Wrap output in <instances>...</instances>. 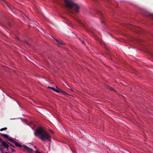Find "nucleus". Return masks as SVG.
<instances>
[{"mask_svg":"<svg viewBox=\"0 0 153 153\" xmlns=\"http://www.w3.org/2000/svg\"><path fill=\"white\" fill-rule=\"evenodd\" d=\"M12 119L14 120V119Z\"/></svg>","mask_w":153,"mask_h":153,"instance_id":"obj_20","label":"nucleus"},{"mask_svg":"<svg viewBox=\"0 0 153 153\" xmlns=\"http://www.w3.org/2000/svg\"><path fill=\"white\" fill-rule=\"evenodd\" d=\"M48 88H49L53 90V91L58 92V93L61 92V93H63L64 94H66V93L63 91L62 90H61L60 89H59V90H58V89H56V88H54L53 87H48Z\"/></svg>","mask_w":153,"mask_h":153,"instance_id":"obj_3","label":"nucleus"},{"mask_svg":"<svg viewBox=\"0 0 153 153\" xmlns=\"http://www.w3.org/2000/svg\"><path fill=\"white\" fill-rule=\"evenodd\" d=\"M9 25H10V23H9Z\"/></svg>","mask_w":153,"mask_h":153,"instance_id":"obj_18","label":"nucleus"},{"mask_svg":"<svg viewBox=\"0 0 153 153\" xmlns=\"http://www.w3.org/2000/svg\"><path fill=\"white\" fill-rule=\"evenodd\" d=\"M34 134L42 141L49 140L50 139V136L48 133L45 129L42 127L38 128L37 130H35Z\"/></svg>","mask_w":153,"mask_h":153,"instance_id":"obj_1","label":"nucleus"},{"mask_svg":"<svg viewBox=\"0 0 153 153\" xmlns=\"http://www.w3.org/2000/svg\"><path fill=\"white\" fill-rule=\"evenodd\" d=\"M44 33H46V32H46V31H44Z\"/></svg>","mask_w":153,"mask_h":153,"instance_id":"obj_15","label":"nucleus"},{"mask_svg":"<svg viewBox=\"0 0 153 153\" xmlns=\"http://www.w3.org/2000/svg\"><path fill=\"white\" fill-rule=\"evenodd\" d=\"M65 2L66 7L70 9L68 11V12L71 16L72 14H74L73 11L77 13L79 12V7L77 4L74 3L71 0H65Z\"/></svg>","mask_w":153,"mask_h":153,"instance_id":"obj_2","label":"nucleus"},{"mask_svg":"<svg viewBox=\"0 0 153 153\" xmlns=\"http://www.w3.org/2000/svg\"><path fill=\"white\" fill-rule=\"evenodd\" d=\"M109 89L111 90H113L114 91H115V90H114V89L112 88V87H109Z\"/></svg>","mask_w":153,"mask_h":153,"instance_id":"obj_10","label":"nucleus"},{"mask_svg":"<svg viewBox=\"0 0 153 153\" xmlns=\"http://www.w3.org/2000/svg\"><path fill=\"white\" fill-rule=\"evenodd\" d=\"M2 135L3 137H5L8 140H9L10 141H11L13 139V138H11V137L8 136V135L7 134H2Z\"/></svg>","mask_w":153,"mask_h":153,"instance_id":"obj_5","label":"nucleus"},{"mask_svg":"<svg viewBox=\"0 0 153 153\" xmlns=\"http://www.w3.org/2000/svg\"><path fill=\"white\" fill-rule=\"evenodd\" d=\"M1 139L0 138V141H1Z\"/></svg>","mask_w":153,"mask_h":153,"instance_id":"obj_17","label":"nucleus"},{"mask_svg":"<svg viewBox=\"0 0 153 153\" xmlns=\"http://www.w3.org/2000/svg\"><path fill=\"white\" fill-rule=\"evenodd\" d=\"M9 144L11 146H12V147H13L14 148V146L13 145H12V144H10V143H9Z\"/></svg>","mask_w":153,"mask_h":153,"instance_id":"obj_13","label":"nucleus"},{"mask_svg":"<svg viewBox=\"0 0 153 153\" xmlns=\"http://www.w3.org/2000/svg\"><path fill=\"white\" fill-rule=\"evenodd\" d=\"M82 43L83 44H84V41H82Z\"/></svg>","mask_w":153,"mask_h":153,"instance_id":"obj_16","label":"nucleus"},{"mask_svg":"<svg viewBox=\"0 0 153 153\" xmlns=\"http://www.w3.org/2000/svg\"><path fill=\"white\" fill-rule=\"evenodd\" d=\"M150 17H151V18H152V19H153V14H150Z\"/></svg>","mask_w":153,"mask_h":153,"instance_id":"obj_11","label":"nucleus"},{"mask_svg":"<svg viewBox=\"0 0 153 153\" xmlns=\"http://www.w3.org/2000/svg\"><path fill=\"white\" fill-rule=\"evenodd\" d=\"M23 147L26 150L28 151V152H32L33 150L32 149L28 147L25 145H23Z\"/></svg>","mask_w":153,"mask_h":153,"instance_id":"obj_6","label":"nucleus"},{"mask_svg":"<svg viewBox=\"0 0 153 153\" xmlns=\"http://www.w3.org/2000/svg\"><path fill=\"white\" fill-rule=\"evenodd\" d=\"M1 143L3 146L5 148H7L9 147L8 144L4 141H2Z\"/></svg>","mask_w":153,"mask_h":153,"instance_id":"obj_7","label":"nucleus"},{"mask_svg":"<svg viewBox=\"0 0 153 153\" xmlns=\"http://www.w3.org/2000/svg\"><path fill=\"white\" fill-rule=\"evenodd\" d=\"M35 153H41L40 152H39V151H37Z\"/></svg>","mask_w":153,"mask_h":153,"instance_id":"obj_14","label":"nucleus"},{"mask_svg":"<svg viewBox=\"0 0 153 153\" xmlns=\"http://www.w3.org/2000/svg\"><path fill=\"white\" fill-rule=\"evenodd\" d=\"M76 21L79 23H81V21H80V20H77Z\"/></svg>","mask_w":153,"mask_h":153,"instance_id":"obj_12","label":"nucleus"},{"mask_svg":"<svg viewBox=\"0 0 153 153\" xmlns=\"http://www.w3.org/2000/svg\"><path fill=\"white\" fill-rule=\"evenodd\" d=\"M10 142L14 143L15 145L19 147H22V146L21 145L17 143L16 141H15L14 140H13V138L11 140Z\"/></svg>","mask_w":153,"mask_h":153,"instance_id":"obj_4","label":"nucleus"},{"mask_svg":"<svg viewBox=\"0 0 153 153\" xmlns=\"http://www.w3.org/2000/svg\"><path fill=\"white\" fill-rule=\"evenodd\" d=\"M7 129V128L6 127L2 128L0 129V131H3L4 130H6Z\"/></svg>","mask_w":153,"mask_h":153,"instance_id":"obj_9","label":"nucleus"},{"mask_svg":"<svg viewBox=\"0 0 153 153\" xmlns=\"http://www.w3.org/2000/svg\"><path fill=\"white\" fill-rule=\"evenodd\" d=\"M5 153H8V152H5Z\"/></svg>","mask_w":153,"mask_h":153,"instance_id":"obj_19","label":"nucleus"},{"mask_svg":"<svg viewBox=\"0 0 153 153\" xmlns=\"http://www.w3.org/2000/svg\"><path fill=\"white\" fill-rule=\"evenodd\" d=\"M54 40H55L57 42H58V43H59V44H61V45H62V42L61 41H59L58 39H54Z\"/></svg>","mask_w":153,"mask_h":153,"instance_id":"obj_8","label":"nucleus"}]
</instances>
